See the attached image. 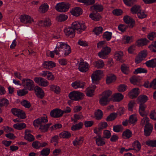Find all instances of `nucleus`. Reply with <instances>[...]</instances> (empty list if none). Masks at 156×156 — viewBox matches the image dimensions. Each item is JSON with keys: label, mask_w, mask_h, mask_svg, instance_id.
I'll return each instance as SVG.
<instances>
[{"label": "nucleus", "mask_w": 156, "mask_h": 156, "mask_svg": "<svg viewBox=\"0 0 156 156\" xmlns=\"http://www.w3.org/2000/svg\"><path fill=\"white\" fill-rule=\"evenodd\" d=\"M71 51L70 46L66 43L58 42L55 49V53L59 56L64 57L70 54Z\"/></svg>", "instance_id": "obj_1"}, {"label": "nucleus", "mask_w": 156, "mask_h": 156, "mask_svg": "<svg viewBox=\"0 0 156 156\" xmlns=\"http://www.w3.org/2000/svg\"><path fill=\"white\" fill-rule=\"evenodd\" d=\"M112 94L111 91L108 90L103 92L101 94L99 100V103L102 106L106 105L111 100L109 97Z\"/></svg>", "instance_id": "obj_2"}, {"label": "nucleus", "mask_w": 156, "mask_h": 156, "mask_svg": "<svg viewBox=\"0 0 156 156\" xmlns=\"http://www.w3.org/2000/svg\"><path fill=\"white\" fill-rule=\"evenodd\" d=\"M72 26L78 34L81 33L87 28L85 23L82 21H75L72 23Z\"/></svg>", "instance_id": "obj_3"}, {"label": "nucleus", "mask_w": 156, "mask_h": 156, "mask_svg": "<svg viewBox=\"0 0 156 156\" xmlns=\"http://www.w3.org/2000/svg\"><path fill=\"white\" fill-rule=\"evenodd\" d=\"M22 85L27 90L31 91L34 88V81L29 78H24L22 80Z\"/></svg>", "instance_id": "obj_4"}, {"label": "nucleus", "mask_w": 156, "mask_h": 156, "mask_svg": "<svg viewBox=\"0 0 156 156\" xmlns=\"http://www.w3.org/2000/svg\"><path fill=\"white\" fill-rule=\"evenodd\" d=\"M103 74V70L98 69L94 71L91 76L92 81L94 84H97Z\"/></svg>", "instance_id": "obj_5"}, {"label": "nucleus", "mask_w": 156, "mask_h": 156, "mask_svg": "<svg viewBox=\"0 0 156 156\" xmlns=\"http://www.w3.org/2000/svg\"><path fill=\"white\" fill-rule=\"evenodd\" d=\"M69 8V4L63 2L57 4L55 6L56 10L60 12H67Z\"/></svg>", "instance_id": "obj_6"}, {"label": "nucleus", "mask_w": 156, "mask_h": 156, "mask_svg": "<svg viewBox=\"0 0 156 156\" xmlns=\"http://www.w3.org/2000/svg\"><path fill=\"white\" fill-rule=\"evenodd\" d=\"M84 96L83 93L78 91L72 92L69 95V97L71 99L76 101L81 99Z\"/></svg>", "instance_id": "obj_7"}, {"label": "nucleus", "mask_w": 156, "mask_h": 156, "mask_svg": "<svg viewBox=\"0 0 156 156\" xmlns=\"http://www.w3.org/2000/svg\"><path fill=\"white\" fill-rule=\"evenodd\" d=\"M111 49L110 47L106 46L102 48L99 52L98 55L101 58L105 59L106 56L110 52Z\"/></svg>", "instance_id": "obj_8"}, {"label": "nucleus", "mask_w": 156, "mask_h": 156, "mask_svg": "<svg viewBox=\"0 0 156 156\" xmlns=\"http://www.w3.org/2000/svg\"><path fill=\"white\" fill-rule=\"evenodd\" d=\"M34 81L39 85L46 87L49 85L48 82L45 79L41 77H36L34 78Z\"/></svg>", "instance_id": "obj_9"}, {"label": "nucleus", "mask_w": 156, "mask_h": 156, "mask_svg": "<svg viewBox=\"0 0 156 156\" xmlns=\"http://www.w3.org/2000/svg\"><path fill=\"white\" fill-rule=\"evenodd\" d=\"M48 122V120L46 117H41L35 120L33 122V125L35 127H38L39 126H41Z\"/></svg>", "instance_id": "obj_10"}, {"label": "nucleus", "mask_w": 156, "mask_h": 156, "mask_svg": "<svg viewBox=\"0 0 156 156\" xmlns=\"http://www.w3.org/2000/svg\"><path fill=\"white\" fill-rule=\"evenodd\" d=\"M20 20L21 22L24 24H30L34 22L32 18L29 15H22L20 17Z\"/></svg>", "instance_id": "obj_11"}, {"label": "nucleus", "mask_w": 156, "mask_h": 156, "mask_svg": "<svg viewBox=\"0 0 156 156\" xmlns=\"http://www.w3.org/2000/svg\"><path fill=\"white\" fill-rule=\"evenodd\" d=\"M11 112L13 115L22 119H24L26 117L25 113L20 109L13 108L12 109Z\"/></svg>", "instance_id": "obj_12"}, {"label": "nucleus", "mask_w": 156, "mask_h": 156, "mask_svg": "<svg viewBox=\"0 0 156 156\" xmlns=\"http://www.w3.org/2000/svg\"><path fill=\"white\" fill-rule=\"evenodd\" d=\"M89 65L86 62H81L79 64V70L82 73L87 72L89 70Z\"/></svg>", "instance_id": "obj_13"}, {"label": "nucleus", "mask_w": 156, "mask_h": 156, "mask_svg": "<svg viewBox=\"0 0 156 156\" xmlns=\"http://www.w3.org/2000/svg\"><path fill=\"white\" fill-rule=\"evenodd\" d=\"M123 20L125 23L129 24L130 28H132L134 26L135 22L131 17L128 16H125L123 17Z\"/></svg>", "instance_id": "obj_14"}, {"label": "nucleus", "mask_w": 156, "mask_h": 156, "mask_svg": "<svg viewBox=\"0 0 156 156\" xmlns=\"http://www.w3.org/2000/svg\"><path fill=\"white\" fill-rule=\"evenodd\" d=\"M85 83V82L80 81H76L71 84L72 86L74 89H83L84 88Z\"/></svg>", "instance_id": "obj_15"}, {"label": "nucleus", "mask_w": 156, "mask_h": 156, "mask_svg": "<svg viewBox=\"0 0 156 156\" xmlns=\"http://www.w3.org/2000/svg\"><path fill=\"white\" fill-rule=\"evenodd\" d=\"M50 115L54 118L60 117L62 115V110L58 108L54 109L51 112Z\"/></svg>", "instance_id": "obj_16"}, {"label": "nucleus", "mask_w": 156, "mask_h": 156, "mask_svg": "<svg viewBox=\"0 0 156 156\" xmlns=\"http://www.w3.org/2000/svg\"><path fill=\"white\" fill-rule=\"evenodd\" d=\"M81 9L79 7H76L73 8L70 11L71 14L74 16H78L82 13Z\"/></svg>", "instance_id": "obj_17"}, {"label": "nucleus", "mask_w": 156, "mask_h": 156, "mask_svg": "<svg viewBox=\"0 0 156 156\" xmlns=\"http://www.w3.org/2000/svg\"><path fill=\"white\" fill-rule=\"evenodd\" d=\"M34 90L37 96L39 98H42L44 96V93L42 89L39 86H36Z\"/></svg>", "instance_id": "obj_18"}, {"label": "nucleus", "mask_w": 156, "mask_h": 156, "mask_svg": "<svg viewBox=\"0 0 156 156\" xmlns=\"http://www.w3.org/2000/svg\"><path fill=\"white\" fill-rule=\"evenodd\" d=\"M43 67L44 68L50 69L55 66V64L52 61H45L42 64Z\"/></svg>", "instance_id": "obj_19"}, {"label": "nucleus", "mask_w": 156, "mask_h": 156, "mask_svg": "<svg viewBox=\"0 0 156 156\" xmlns=\"http://www.w3.org/2000/svg\"><path fill=\"white\" fill-rule=\"evenodd\" d=\"M38 24L40 26L48 27L51 25V21L49 19L47 18L39 21Z\"/></svg>", "instance_id": "obj_20"}, {"label": "nucleus", "mask_w": 156, "mask_h": 156, "mask_svg": "<svg viewBox=\"0 0 156 156\" xmlns=\"http://www.w3.org/2000/svg\"><path fill=\"white\" fill-rule=\"evenodd\" d=\"M124 96L121 94L117 93L113 95L111 98V99L114 101L119 102L122 100Z\"/></svg>", "instance_id": "obj_21"}, {"label": "nucleus", "mask_w": 156, "mask_h": 156, "mask_svg": "<svg viewBox=\"0 0 156 156\" xmlns=\"http://www.w3.org/2000/svg\"><path fill=\"white\" fill-rule=\"evenodd\" d=\"M96 87L95 86H90L88 87L86 90V95L89 97H91L94 95L95 90Z\"/></svg>", "instance_id": "obj_22"}, {"label": "nucleus", "mask_w": 156, "mask_h": 156, "mask_svg": "<svg viewBox=\"0 0 156 156\" xmlns=\"http://www.w3.org/2000/svg\"><path fill=\"white\" fill-rule=\"evenodd\" d=\"M139 93V88H134L129 93V95L130 98H136Z\"/></svg>", "instance_id": "obj_23"}, {"label": "nucleus", "mask_w": 156, "mask_h": 156, "mask_svg": "<svg viewBox=\"0 0 156 156\" xmlns=\"http://www.w3.org/2000/svg\"><path fill=\"white\" fill-rule=\"evenodd\" d=\"M75 29L72 27H66L64 29V32L65 34L67 36H71V37H73L74 34Z\"/></svg>", "instance_id": "obj_24"}, {"label": "nucleus", "mask_w": 156, "mask_h": 156, "mask_svg": "<svg viewBox=\"0 0 156 156\" xmlns=\"http://www.w3.org/2000/svg\"><path fill=\"white\" fill-rule=\"evenodd\" d=\"M149 41L146 38H142L138 40L136 42V44L138 46L145 45L148 44Z\"/></svg>", "instance_id": "obj_25"}, {"label": "nucleus", "mask_w": 156, "mask_h": 156, "mask_svg": "<svg viewBox=\"0 0 156 156\" xmlns=\"http://www.w3.org/2000/svg\"><path fill=\"white\" fill-rule=\"evenodd\" d=\"M94 66L98 69H101L105 66L104 61L101 59L95 61L93 63Z\"/></svg>", "instance_id": "obj_26"}, {"label": "nucleus", "mask_w": 156, "mask_h": 156, "mask_svg": "<svg viewBox=\"0 0 156 156\" xmlns=\"http://www.w3.org/2000/svg\"><path fill=\"white\" fill-rule=\"evenodd\" d=\"M89 17L93 20L94 21H98L101 18L100 14L97 12H92L90 14Z\"/></svg>", "instance_id": "obj_27"}, {"label": "nucleus", "mask_w": 156, "mask_h": 156, "mask_svg": "<svg viewBox=\"0 0 156 156\" xmlns=\"http://www.w3.org/2000/svg\"><path fill=\"white\" fill-rule=\"evenodd\" d=\"M30 131L28 129H26L25 130L24 138L28 141H31L34 140V137L33 135L30 133Z\"/></svg>", "instance_id": "obj_28"}, {"label": "nucleus", "mask_w": 156, "mask_h": 156, "mask_svg": "<svg viewBox=\"0 0 156 156\" xmlns=\"http://www.w3.org/2000/svg\"><path fill=\"white\" fill-rule=\"evenodd\" d=\"M116 80V77L113 74H110L108 75L106 79V82L107 84H109L114 81Z\"/></svg>", "instance_id": "obj_29"}, {"label": "nucleus", "mask_w": 156, "mask_h": 156, "mask_svg": "<svg viewBox=\"0 0 156 156\" xmlns=\"http://www.w3.org/2000/svg\"><path fill=\"white\" fill-rule=\"evenodd\" d=\"M48 9V5L47 3H44L40 6L39 11L40 13H44L46 12Z\"/></svg>", "instance_id": "obj_30"}, {"label": "nucleus", "mask_w": 156, "mask_h": 156, "mask_svg": "<svg viewBox=\"0 0 156 156\" xmlns=\"http://www.w3.org/2000/svg\"><path fill=\"white\" fill-rule=\"evenodd\" d=\"M132 134V132L129 129H127L123 132L122 136L124 139H127L131 137Z\"/></svg>", "instance_id": "obj_31"}, {"label": "nucleus", "mask_w": 156, "mask_h": 156, "mask_svg": "<svg viewBox=\"0 0 156 156\" xmlns=\"http://www.w3.org/2000/svg\"><path fill=\"white\" fill-rule=\"evenodd\" d=\"M68 16L63 14H60L57 16L56 20L59 22H61L66 20L68 18Z\"/></svg>", "instance_id": "obj_32"}, {"label": "nucleus", "mask_w": 156, "mask_h": 156, "mask_svg": "<svg viewBox=\"0 0 156 156\" xmlns=\"http://www.w3.org/2000/svg\"><path fill=\"white\" fill-rule=\"evenodd\" d=\"M143 118L141 119V125L143 126H149L150 125H151L149 121V119L147 116L144 115L143 116Z\"/></svg>", "instance_id": "obj_33"}, {"label": "nucleus", "mask_w": 156, "mask_h": 156, "mask_svg": "<svg viewBox=\"0 0 156 156\" xmlns=\"http://www.w3.org/2000/svg\"><path fill=\"white\" fill-rule=\"evenodd\" d=\"M133 149L137 151H140L141 148V145L140 142L137 140L135 141L132 144Z\"/></svg>", "instance_id": "obj_34"}, {"label": "nucleus", "mask_w": 156, "mask_h": 156, "mask_svg": "<svg viewBox=\"0 0 156 156\" xmlns=\"http://www.w3.org/2000/svg\"><path fill=\"white\" fill-rule=\"evenodd\" d=\"M91 9L93 11L101 12L103 10V7L101 5L96 4L91 7Z\"/></svg>", "instance_id": "obj_35"}, {"label": "nucleus", "mask_w": 156, "mask_h": 156, "mask_svg": "<svg viewBox=\"0 0 156 156\" xmlns=\"http://www.w3.org/2000/svg\"><path fill=\"white\" fill-rule=\"evenodd\" d=\"M96 144L98 146H103L105 144L104 139L101 136H99L96 139Z\"/></svg>", "instance_id": "obj_36"}, {"label": "nucleus", "mask_w": 156, "mask_h": 156, "mask_svg": "<svg viewBox=\"0 0 156 156\" xmlns=\"http://www.w3.org/2000/svg\"><path fill=\"white\" fill-rule=\"evenodd\" d=\"M26 127V124L24 123H17L13 125V127L17 130H22Z\"/></svg>", "instance_id": "obj_37"}, {"label": "nucleus", "mask_w": 156, "mask_h": 156, "mask_svg": "<svg viewBox=\"0 0 156 156\" xmlns=\"http://www.w3.org/2000/svg\"><path fill=\"white\" fill-rule=\"evenodd\" d=\"M139 104H140L139 112L140 115L143 116L145 114V109L146 108V105L144 103Z\"/></svg>", "instance_id": "obj_38"}, {"label": "nucleus", "mask_w": 156, "mask_h": 156, "mask_svg": "<svg viewBox=\"0 0 156 156\" xmlns=\"http://www.w3.org/2000/svg\"><path fill=\"white\" fill-rule=\"evenodd\" d=\"M153 126L151 125L145 126L144 129V134L146 136H149L152 131Z\"/></svg>", "instance_id": "obj_39"}, {"label": "nucleus", "mask_w": 156, "mask_h": 156, "mask_svg": "<svg viewBox=\"0 0 156 156\" xmlns=\"http://www.w3.org/2000/svg\"><path fill=\"white\" fill-rule=\"evenodd\" d=\"M148 100L147 97L144 95H141L138 97L137 99L138 102L139 103H144Z\"/></svg>", "instance_id": "obj_40"}, {"label": "nucleus", "mask_w": 156, "mask_h": 156, "mask_svg": "<svg viewBox=\"0 0 156 156\" xmlns=\"http://www.w3.org/2000/svg\"><path fill=\"white\" fill-rule=\"evenodd\" d=\"M145 64L148 67H155L156 66V58L147 61Z\"/></svg>", "instance_id": "obj_41"}, {"label": "nucleus", "mask_w": 156, "mask_h": 156, "mask_svg": "<svg viewBox=\"0 0 156 156\" xmlns=\"http://www.w3.org/2000/svg\"><path fill=\"white\" fill-rule=\"evenodd\" d=\"M50 90L57 94L60 93L61 89L60 87L56 85L52 84L50 86Z\"/></svg>", "instance_id": "obj_42"}, {"label": "nucleus", "mask_w": 156, "mask_h": 156, "mask_svg": "<svg viewBox=\"0 0 156 156\" xmlns=\"http://www.w3.org/2000/svg\"><path fill=\"white\" fill-rule=\"evenodd\" d=\"M141 9V7L139 5H135L131 8L130 11L132 14H137L138 12Z\"/></svg>", "instance_id": "obj_43"}, {"label": "nucleus", "mask_w": 156, "mask_h": 156, "mask_svg": "<svg viewBox=\"0 0 156 156\" xmlns=\"http://www.w3.org/2000/svg\"><path fill=\"white\" fill-rule=\"evenodd\" d=\"M123 55V53L122 51H117L115 53L114 58L116 60L120 61L122 59Z\"/></svg>", "instance_id": "obj_44"}, {"label": "nucleus", "mask_w": 156, "mask_h": 156, "mask_svg": "<svg viewBox=\"0 0 156 156\" xmlns=\"http://www.w3.org/2000/svg\"><path fill=\"white\" fill-rule=\"evenodd\" d=\"M83 125V123L80 122L78 124L73 125L71 127V129L73 131L80 129L82 128Z\"/></svg>", "instance_id": "obj_45"}, {"label": "nucleus", "mask_w": 156, "mask_h": 156, "mask_svg": "<svg viewBox=\"0 0 156 156\" xmlns=\"http://www.w3.org/2000/svg\"><path fill=\"white\" fill-rule=\"evenodd\" d=\"M96 119L98 120L101 119L103 116V112L100 109L97 110L94 113Z\"/></svg>", "instance_id": "obj_46"}, {"label": "nucleus", "mask_w": 156, "mask_h": 156, "mask_svg": "<svg viewBox=\"0 0 156 156\" xmlns=\"http://www.w3.org/2000/svg\"><path fill=\"white\" fill-rule=\"evenodd\" d=\"M146 143L148 146L152 147H156V139L148 140L146 141Z\"/></svg>", "instance_id": "obj_47"}, {"label": "nucleus", "mask_w": 156, "mask_h": 156, "mask_svg": "<svg viewBox=\"0 0 156 156\" xmlns=\"http://www.w3.org/2000/svg\"><path fill=\"white\" fill-rule=\"evenodd\" d=\"M51 124V123H48L44 125H41L39 129L42 132H45L48 130L49 127Z\"/></svg>", "instance_id": "obj_48"}, {"label": "nucleus", "mask_w": 156, "mask_h": 156, "mask_svg": "<svg viewBox=\"0 0 156 156\" xmlns=\"http://www.w3.org/2000/svg\"><path fill=\"white\" fill-rule=\"evenodd\" d=\"M28 93V90L25 88L19 90L17 91L18 95L20 96H24L27 94Z\"/></svg>", "instance_id": "obj_49"}, {"label": "nucleus", "mask_w": 156, "mask_h": 156, "mask_svg": "<svg viewBox=\"0 0 156 156\" xmlns=\"http://www.w3.org/2000/svg\"><path fill=\"white\" fill-rule=\"evenodd\" d=\"M103 28L101 27H96L93 30V32L96 35H98L101 34L103 31Z\"/></svg>", "instance_id": "obj_50"}, {"label": "nucleus", "mask_w": 156, "mask_h": 156, "mask_svg": "<svg viewBox=\"0 0 156 156\" xmlns=\"http://www.w3.org/2000/svg\"><path fill=\"white\" fill-rule=\"evenodd\" d=\"M112 33L108 31L105 32L103 35V38L107 40L108 41L110 40L112 38Z\"/></svg>", "instance_id": "obj_51"}, {"label": "nucleus", "mask_w": 156, "mask_h": 156, "mask_svg": "<svg viewBox=\"0 0 156 156\" xmlns=\"http://www.w3.org/2000/svg\"><path fill=\"white\" fill-rule=\"evenodd\" d=\"M71 136L70 133L68 131H64L59 134V136L62 138H68Z\"/></svg>", "instance_id": "obj_52"}, {"label": "nucleus", "mask_w": 156, "mask_h": 156, "mask_svg": "<svg viewBox=\"0 0 156 156\" xmlns=\"http://www.w3.org/2000/svg\"><path fill=\"white\" fill-rule=\"evenodd\" d=\"M9 104L8 100L6 98H2L0 99V106L1 107L7 106Z\"/></svg>", "instance_id": "obj_53"}, {"label": "nucleus", "mask_w": 156, "mask_h": 156, "mask_svg": "<svg viewBox=\"0 0 156 156\" xmlns=\"http://www.w3.org/2000/svg\"><path fill=\"white\" fill-rule=\"evenodd\" d=\"M137 121V119L136 115L135 114L132 115L130 116L129 120V122L131 124H134Z\"/></svg>", "instance_id": "obj_54"}, {"label": "nucleus", "mask_w": 156, "mask_h": 156, "mask_svg": "<svg viewBox=\"0 0 156 156\" xmlns=\"http://www.w3.org/2000/svg\"><path fill=\"white\" fill-rule=\"evenodd\" d=\"M83 139L82 138H76L73 142V144L75 146H77L81 144L83 142Z\"/></svg>", "instance_id": "obj_55"}, {"label": "nucleus", "mask_w": 156, "mask_h": 156, "mask_svg": "<svg viewBox=\"0 0 156 156\" xmlns=\"http://www.w3.org/2000/svg\"><path fill=\"white\" fill-rule=\"evenodd\" d=\"M80 2L83 3L84 4L89 5L94 3V0H78Z\"/></svg>", "instance_id": "obj_56"}, {"label": "nucleus", "mask_w": 156, "mask_h": 156, "mask_svg": "<svg viewBox=\"0 0 156 156\" xmlns=\"http://www.w3.org/2000/svg\"><path fill=\"white\" fill-rule=\"evenodd\" d=\"M132 38L133 37L132 36H125L123 37L122 40L124 41L125 43H129L132 41Z\"/></svg>", "instance_id": "obj_57"}, {"label": "nucleus", "mask_w": 156, "mask_h": 156, "mask_svg": "<svg viewBox=\"0 0 156 156\" xmlns=\"http://www.w3.org/2000/svg\"><path fill=\"white\" fill-rule=\"evenodd\" d=\"M122 71L125 74H128L129 73V67L125 65H123L121 68Z\"/></svg>", "instance_id": "obj_58"}, {"label": "nucleus", "mask_w": 156, "mask_h": 156, "mask_svg": "<svg viewBox=\"0 0 156 156\" xmlns=\"http://www.w3.org/2000/svg\"><path fill=\"white\" fill-rule=\"evenodd\" d=\"M117 114L116 113H112L108 115L106 118L107 121H111L115 119L117 117Z\"/></svg>", "instance_id": "obj_59"}, {"label": "nucleus", "mask_w": 156, "mask_h": 156, "mask_svg": "<svg viewBox=\"0 0 156 156\" xmlns=\"http://www.w3.org/2000/svg\"><path fill=\"white\" fill-rule=\"evenodd\" d=\"M147 72V70L144 68H138L135 70L134 72V73L135 74L140 73H146Z\"/></svg>", "instance_id": "obj_60"}, {"label": "nucleus", "mask_w": 156, "mask_h": 156, "mask_svg": "<svg viewBox=\"0 0 156 156\" xmlns=\"http://www.w3.org/2000/svg\"><path fill=\"white\" fill-rule=\"evenodd\" d=\"M137 15L138 17L141 19L145 18L146 16V14L144 13V11L142 10L141 9L140 10V11L138 12Z\"/></svg>", "instance_id": "obj_61"}, {"label": "nucleus", "mask_w": 156, "mask_h": 156, "mask_svg": "<svg viewBox=\"0 0 156 156\" xmlns=\"http://www.w3.org/2000/svg\"><path fill=\"white\" fill-rule=\"evenodd\" d=\"M108 124L106 122H101L98 124V128L99 129H102L106 128Z\"/></svg>", "instance_id": "obj_62"}, {"label": "nucleus", "mask_w": 156, "mask_h": 156, "mask_svg": "<svg viewBox=\"0 0 156 156\" xmlns=\"http://www.w3.org/2000/svg\"><path fill=\"white\" fill-rule=\"evenodd\" d=\"M127 87L124 84H121L119 86L118 88V90L119 92H123L127 89Z\"/></svg>", "instance_id": "obj_63"}, {"label": "nucleus", "mask_w": 156, "mask_h": 156, "mask_svg": "<svg viewBox=\"0 0 156 156\" xmlns=\"http://www.w3.org/2000/svg\"><path fill=\"white\" fill-rule=\"evenodd\" d=\"M149 48L151 51L156 52V41L150 45Z\"/></svg>", "instance_id": "obj_64"}]
</instances>
